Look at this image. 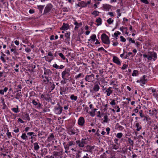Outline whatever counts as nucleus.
Here are the masks:
<instances>
[{"instance_id": "f257e3e1", "label": "nucleus", "mask_w": 158, "mask_h": 158, "mask_svg": "<svg viewBox=\"0 0 158 158\" xmlns=\"http://www.w3.org/2000/svg\"><path fill=\"white\" fill-rule=\"evenodd\" d=\"M144 58H147L149 60H152L154 61L157 59V55L156 53L154 52H149L148 54H144L143 55Z\"/></svg>"}, {"instance_id": "f03ea898", "label": "nucleus", "mask_w": 158, "mask_h": 158, "mask_svg": "<svg viewBox=\"0 0 158 158\" xmlns=\"http://www.w3.org/2000/svg\"><path fill=\"white\" fill-rule=\"evenodd\" d=\"M67 131L68 133L70 135H77L78 130L75 127H69L67 128Z\"/></svg>"}, {"instance_id": "7ed1b4c3", "label": "nucleus", "mask_w": 158, "mask_h": 158, "mask_svg": "<svg viewBox=\"0 0 158 158\" xmlns=\"http://www.w3.org/2000/svg\"><path fill=\"white\" fill-rule=\"evenodd\" d=\"M70 69L69 68H66L61 73L62 77L64 80H67V77H68L70 75Z\"/></svg>"}, {"instance_id": "20e7f679", "label": "nucleus", "mask_w": 158, "mask_h": 158, "mask_svg": "<svg viewBox=\"0 0 158 158\" xmlns=\"http://www.w3.org/2000/svg\"><path fill=\"white\" fill-rule=\"evenodd\" d=\"M102 42L105 44H109L110 43L109 38L108 36L105 34L103 33L101 36Z\"/></svg>"}, {"instance_id": "39448f33", "label": "nucleus", "mask_w": 158, "mask_h": 158, "mask_svg": "<svg viewBox=\"0 0 158 158\" xmlns=\"http://www.w3.org/2000/svg\"><path fill=\"white\" fill-rule=\"evenodd\" d=\"M57 106L54 107V111L57 114H60L63 110V107L61 106L59 103H57Z\"/></svg>"}, {"instance_id": "423d86ee", "label": "nucleus", "mask_w": 158, "mask_h": 158, "mask_svg": "<svg viewBox=\"0 0 158 158\" xmlns=\"http://www.w3.org/2000/svg\"><path fill=\"white\" fill-rule=\"evenodd\" d=\"M76 143L78 145L79 147H83L84 145L87 143L86 139H82L81 140H77L76 141Z\"/></svg>"}, {"instance_id": "0eeeda50", "label": "nucleus", "mask_w": 158, "mask_h": 158, "mask_svg": "<svg viewBox=\"0 0 158 158\" xmlns=\"http://www.w3.org/2000/svg\"><path fill=\"white\" fill-rule=\"evenodd\" d=\"M33 104L35 106V107L37 109H40L41 108L43 105L40 103L39 102L38 99H33L32 101Z\"/></svg>"}, {"instance_id": "6e6552de", "label": "nucleus", "mask_w": 158, "mask_h": 158, "mask_svg": "<svg viewBox=\"0 0 158 158\" xmlns=\"http://www.w3.org/2000/svg\"><path fill=\"white\" fill-rule=\"evenodd\" d=\"M52 7L53 6L52 4L49 3L47 4L44 10V14H46L49 12L52 9Z\"/></svg>"}, {"instance_id": "1a4fd4ad", "label": "nucleus", "mask_w": 158, "mask_h": 158, "mask_svg": "<svg viewBox=\"0 0 158 158\" xmlns=\"http://www.w3.org/2000/svg\"><path fill=\"white\" fill-rule=\"evenodd\" d=\"M94 74H91L89 75H87L85 78V80L86 81L91 82L94 80Z\"/></svg>"}, {"instance_id": "9d476101", "label": "nucleus", "mask_w": 158, "mask_h": 158, "mask_svg": "<svg viewBox=\"0 0 158 158\" xmlns=\"http://www.w3.org/2000/svg\"><path fill=\"white\" fill-rule=\"evenodd\" d=\"M113 62L118 65H121V62L120 59L117 56H113Z\"/></svg>"}, {"instance_id": "9b49d317", "label": "nucleus", "mask_w": 158, "mask_h": 158, "mask_svg": "<svg viewBox=\"0 0 158 158\" xmlns=\"http://www.w3.org/2000/svg\"><path fill=\"white\" fill-rule=\"evenodd\" d=\"M95 146H91L89 145H87L84 147L85 151L86 152H92V150L94 148Z\"/></svg>"}, {"instance_id": "f8f14e48", "label": "nucleus", "mask_w": 158, "mask_h": 158, "mask_svg": "<svg viewBox=\"0 0 158 158\" xmlns=\"http://www.w3.org/2000/svg\"><path fill=\"white\" fill-rule=\"evenodd\" d=\"M85 122V119L83 117H81L79 118L78 121V124L79 126H83Z\"/></svg>"}, {"instance_id": "ddd939ff", "label": "nucleus", "mask_w": 158, "mask_h": 158, "mask_svg": "<svg viewBox=\"0 0 158 158\" xmlns=\"http://www.w3.org/2000/svg\"><path fill=\"white\" fill-rule=\"evenodd\" d=\"M69 25L68 24L64 23L60 29L61 30H66L69 29Z\"/></svg>"}, {"instance_id": "4468645a", "label": "nucleus", "mask_w": 158, "mask_h": 158, "mask_svg": "<svg viewBox=\"0 0 158 158\" xmlns=\"http://www.w3.org/2000/svg\"><path fill=\"white\" fill-rule=\"evenodd\" d=\"M52 74V72L49 69H44V74L46 75L51 76Z\"/></svg>"}, {"instance_id": "2eb2a0df", "label": "nucleus", "mask_w": 158, "mask_h": 158, "mask_svg": "<svg viewBox=\"0 0 158 158\" xmlns=\"http://www.w3.org/2000/svg\"><path fill=\"white\" fill-rule=\"evenodd\" d=\"M112 88L111 87H109L106 89L104 93H106V95L107 96H110V94L112 93L113 90H112Z\"/></svg>"}, {"instance_id": "dca6fc26", "label": "nucleus", "mask_w": 158, "mask_h": 158, "mask_svg": "<svg viewBox=\"0 0 158 158\" xmlns=\"http://www.w3.org/2000/svg\"><path fill=\"white\" fill-rule=\"evenodd\" d=\"M22 118L25 120H27L29 121L30 120L29 115L27 113H24L22 114Z\"/></svg>"}, {"instance_id": "f3484780", "label": "nucleus", "mask_w": 158, "mask_h": 158, "mask_svg": "<svg viewBox=\"0 0 158 158\" xmlns=\"http://www.w3.org/2000/svg\"><path fill=\"white\" fill-rule=\"evenodd\" d=\"M49 89H50L51 91H52L55 88V85L53 82H50L49 83Z\"/></svg>"}, {"instance_id": "a211bd4d", "label": "nucleus", "mask_w": 158, "mask_h": 158, "mask_svg": "<svg viewBox=\"0 0 158 158\" xmlns=\"http://www.w3.org/2000/svg\"><path fill=\"white\" fill-rule=\"evenodd\" d=\"M146 76L145 75H143L140 78V81L141 83L145 84L147 82V80L145 79Z\"/></svg>"}, {"instance_id": "6ab92c4d", "label": "nucleus", "mask_w": 158, "mask_h": 158, "mask_svg": "<svg viewBox=\"0 0 158 158\" xmlns=\"http://www.w3.org/2000/svg\"><path fill=\"white\" fill-rule=\"evenodd\" d=\"M100 89V87L98 84L95 85L93 87V90L95 92L98 91Z\"/></svg>"}, {"instance_id": "aec40b11", "label": "nucleus", "mask_w": 158, "mask_h": 158, "mask_svg": "<svg viewBox=\"0 0 158 158\" xmlns=\"http://www.w3.org/2000/svg\"><path fill=\"white\" fill-rule=\"evenodd\" d=\"M102 7L106 10L109 11L111 8V6L107 4H104L103 5Z\"/></svg>"}, {"instance_id": "412c9836", "label": "nucleus", "mask_w": 158, "mask_h": 158, "mask_svg": "<svg viewBox=\"0 0 158 158\" xmlns=\"http://www.w3.org/2000/svg\"><path fill=\"white\" fill-rule=\"evenodd\" d=\"M34 149L35 151H38L40 149V146L38 144V143L35 142L33 143Z\"/></svg>"}, {"instance_id": "4be33fe9", "label": "nucleus", "mask_w": 158, "mask_h": 158, "mask_svg": "<svg viewBox=\"0 0 158 158\" xmlns=\"http://www.w3.org/2000/svg\"><path fill=\"white\" fill-rule=\"evenodd\" d=\"M70 32H69L65 33V37L66 38V40L67 41H69L70 40Z\"/></svg>"}, {"instance_id": "5701e85b", "label": "nucleus", "mask_w": 158, "mask_h": 158, "mask_svg": "<svg viewBox=\"0 0 158 158\" xmlns=\"http://www.w3.org/2000/svg\"><path fill=\"white\" fill-rule=\"evenodd\" d=\"M4 129L5 131H7L6 135H7L8 138L9 139L11 138L12 137V136L11 135V132H9V130H8V129H7V130H6V129H5V128H4Z\"/></svg>"}, {"instance_id": "b1692460", "label": "nucleus", "mask_w": 158, "mask_h": 158, "mask_svg": "<svg viewBox=\"0 0 158 158\" xmlns=\"http://www.w3.org/2000/svg\"><path fill=\"white\" fill-rule=\"evenodd\" d=\"M54 139V136L53 134H51L48 137V140L51 141Z\"/></svg>"}, {"instance_id": "393cba45", "label": "nucleus", "mask_w": 158, "mask_h": 158, "mask_svg": "<svg viewBox=\"0 0 158 158\" xmlns=\"http://www.w3.org/2000/svg\"><path fill=\"white\" fill-rule=\"evenodd\" d=\"M96 22L97 23L96 25L97 26H99L101 25L102 23V20L100 18H98L96 20Z\"/></svg>"}, {"instance_id": "a878e982", "label": "nucleus", "mask_w": 158, "mask_h": 158, "mask_svg": "<svg viewBox=\"0 0 158 158\" xmlns=\"http://www.w3.org/2000/svg\"><path fill=\"white\" fill-rule=\"evenodd\" d=\"M60 94L61 95L63 94V92H65L66 90V89L64 87H60Z\"/></svg>"}, {"instance_id": "bb28decb", "label": "nucleus", "mask_w": 158, "mask_h": 158, "mask_svg": "<svg viewBox=\"0 0 158 158\" xmlns=\"http://www.w3.org/2000/svg\"><path fill=\"white\" fill-rule=\"evenodd\" d=\"M90 39H89L88 40L89 41H90L91 40H92L93 42H94L96 40V35L94 34L92 35L90 37Z\"/></svg>"}, {"instance_id": "cd10ccee", "label": "nucleus", "mask_w": 158, "mask_h": 158, "mask_svg": "<svg viewBox=\"0 0 158 158\" xmlns=\"http://www.w3.org/2000/svg\"><path fill=\"white\" fill-rule=\"evenodd\" d=\"M135 127L137 128L136 130L137 131H139L142 129L141 125L139 124V123H135Z\"/></svg>"}, {"instance_id": "c85d7f7f", "label": "nucleus", "mask_w": 158, "mask_h": 158, "mask_svg": "<svg viewBox=\"0 0 158 158\" xmlns=\"http://www.w3.org/2000/svg\"><path fill=\"white\" fill-rule=\"evenodd\" d=\"M69 146L70 148L72 147L74 148V146L75 144V143L73 141H71L68 142Z\"/></svg>"}, {"instance_id": "c756f323", "label": "nucleus", "mask_w": 158, "mask_h": 158, "mask_svg": "<svg viewBox=\"0 0 158 158\" xmlns=\"http://www.w3.org/2000/svg\"><path fill=\"white\" fill-rule=\"evenodd\" d=\"M44 57L47 61L50 62L53 59V58L48 57V56H44Z\"/></svg>"}, {"instance_id": "7c9ffc66", "label": "nucleus", "mask_w": 158, "mask_h": 158, "mask_svg": "<svg viewBox=\"0 0 158 158\" xmlns=\"http://www.w3.org/2000/svg\"><path fill=\"white\" fill-rule=\"evenodd\" d=\"M21 137L24 140H26L27 139V137L25 133H23L21 136Z\"/></svg>"}, {"instance_id": "2f4dec72", "label": "nucleus", "mask_w": 158, "mask_h": 158, "mask_svg": "<svg viewBox=\"0 0 158 158\" xmlns=\"http://www.w3.org/2000/svg\"><path fill=\"white\" fill-rule=\"evenodd\" d=\"M80 4L81 5V6L82 7H85L87 6V4L85 3L84 1H82L81 2Z\"/></svg>"}, {"instance_id": "473e14b6", "label": "nucleus", "mask_w": 158, "mask_h": 158, "mask_svg": "<svg viewBox=\"0 0 158 158\" xmlns=\"http://www.w3.org/2000/svg\"><path fill=\"white\" fill-rule=\"evenodd\" d=\"M70 98L71 100H74L75 101L77 100V97L74 94H72L70 96Z\"/></svg>"}, {"instance_id": "72a5a7b5", "label": "nucleus", "mask_w": 158, "mask_h": 158, "mask_svg": "<svg viewBox=\"0 0 158 158\" xmlns=\"http://www.w3.org/2000/svg\"><path fill=\"white\" fill-rule=\"evenodd\" d=\"M84 77V75L83 73H80L78 75H76L75 77V78L76 79H77L79 77Z\"/></svg>"}, {"instance_id": "f704fd0d", "label": "nucleus", "mask_w": 158, "mask_h": 158, "mask_svg": "<svg viewBox=\"0 0 158 158\" xmlns=\"http://www.w3.org/2000/svg\"><path fill=\"white\" fill-rule=\"evenodd\" d=\"M104 120L103 121L104 123H107L108 121L110 120L107 115L104 116Z\"/></svg>"}, {"instance_id": "c9c22d12", "label": "nucleus", "mask_w": 158, "mask_h": 158, "mask_svg": "<svg viewBox=\"0 0 158 158\" xmlns=\"http://www.w3.org/2000/svg\"><path fill=\"white\" fill-rule=\"evenodd\" d=\"M64 145L65 150H69L70 148L69 143L68 144H65L64 143Z\"/></svg>"}, {"instance_id": "e433bc0d", "label": "nucleus", "mask_w": 158, "mask_h": 158, "mask_svg": "<svg viewBox=\"0 0 158 158\" xmlns=\"http://www.w3.org/2000/svg\"><path fill=\"white\" fill-rule=\"evenodd\" d=\"M99 13V12L98 11L94 10L92 13V14L94 15L95 17H96L98 15Z\"/></svg>"}, {"instance_id": "4c0bfd02", "label": "nucleus", "mask_w": 158, "mask_h": 158, "mask_svg": "<svg viewBox=\"0 0 158 158\" xmlns=\"http://www.w3.org/2000/svg\"><path fill=\"white\" fill-rule=\"evenodd\" d=\"M44 6H42V5H40V6H38L37 7L38 9H39V10L41 12V13H42V10L44 8Z\"/></svg>"}, {"instance_id": "58836bf2", "label": "nucleus", "mask_w": 158, "mask_h": 158, "mask_svg": "<svg viewBox=\"0 0 158 158\" xmlns=\"http://www.w3.org/2000/svg\"><path fill=\"white\" fill-rule=\"evenodd\" d=\"M128 141L129 143L130 144V145L132 146L133 147L134 144V141L133 140H131L130 138H128Z\"/></svg>"}, {"instance_id": "ea45409f", "label": "nucleus", "mask_w": 158, "mask_h": 158, "mask_svg": "<svg viewBox=\"0 0 158 158\" xmlns=\"http://www.w3.org/2000/svg\"><path fill=\"white\" fill-rule=\"evenodd\" d=\"M58 55L63 60H65V58L64 55L62 53H59Z\"/></svg>"}, {"instance_id": "a19ab883", "label": "nucleus", "mask_w": 158, "mask_h": 158, "mask_svg": "<svg viewBox=\"0 0 158 158\" xmlns=\"http://www.w3.org/2000/svg\"><path fill=\"white\" fill-rule=\"evenodd\" d=\"M5 73L4 71L0 72V78L2 77H6Z\"/></svg>"}, {"instance_id": "79ce46f5", "label": "nucleus", "mask_w": 158, "mask_h": 158, "mask_svg": "<svg viewBox=\"0 0 158 158\" xmlns=\"http://www.w3.org/2000/svg\"><path fill=\"white\" fill-rule=\"evenodd\" d=\"M120 10L119 9H118L116 10V12L118 14V16L117 17V18H118L121 15V14L120 13Z\"/></svg>"}, {"instance_id": "37998d69", "label": "nucleus", "mask_w": 158, "mask_h": 158, "mask_svg": "<svg viewBox=\"0 0 158 158\" xmlns=\"http://www.w3.org/2000/svg\"><path fill=\"white\" fill-rule=\"evenodd\" d=\"M12 111L15 113H17L19 112V108L18 106H17V108H14L12 109Z\"/></svg>"}, {"instance_id": "c03bdc74", "label": "nucleus", "mask_w": 158, "mask_h": 158, "mask_svg": "<svg viewBox=\"0 0 158 158\" xmlns=\"http://www.w3.org/2000/svg\"><path fill=\"white\" fill-rule=\"evenodd\" d=\"M138 73V71L137 70H134L133 71V72L132 73V75L134 76H137V74Z\"/></svg>"}, {"instance_id": "a18cd8bd", "label": "nucleus", "mask_w": 158, "mask_h": 158, "mask_svg": "<svg viewBox=\"0 0 158 158\" xmlns=\"http://www.w3.org/2000/svg\"><path fill=\"white\" fill-rule=\"evenodd\" d=\"M112 148H113L114 149L117 150V149H118L119 148V146H118V144L116 145V144H112Z\"/></svg>"}, {"instance_id": "49530a36", "label": "nucleus", "mask_w": 158, "mask_h": 158, "mask_svg": "<svg viewBox=\"0 0 158 158\" xmlns=\"http://www.w3.org/2000/svg\"><path fill=\"white\" fill-rule=\"evenodd\" d=\"M152 115L154 114L156 115L157 114V110L155 108L153 109L152 111Z\"/></svg>"}, {"instance_id": "de8ad7c7", "label": "nucleus", "mask_w": 158, "mask_h": 158, "mask_svg": "<svg viewBox=\"0 0 158 158\" xmlns=\"http://www.w3.org/2000/svg\"><path fill=\"white\" fill-rule=\"evenodd\" d=\"M113 21L114 20L112 19L111 18H109L107 21V23L109 24H111L112 23H113Z\"/></svg>"}, {"instance_id": "09e8293b", "label": "nucleus", "mask_w": 158, "mask_h": 158, "mask_svg": "<svg viewBox=\"0 0 158 158\" xmlns=\"http://www.w3.org/2000/svg\"><path fill=\"white\" fill-rule=\"evenodd\" d=\"M123 135V134L122 133L120 132V133H118L117 134L116 136L118 138L120 139L122 137Z\"/></svg>"}, {"instance_id": "8fccbe9b", "label": "nucleus", "mask_w": 158, "mask_h": 158, "mask_svg": "<svg viewBox=\"0 0 158 158\" xmlns=\"http://www.w3.org/2000/svg\"><path fill=\"white\" fill-rule=\"evenodd\" d=\"M53 156H59V152H58L54 151L53 153Z\"/></svg>"}, {"instance_id": "3c124183", "label": "nucleus", "mask_w": 158, "mask_h": 158, "mask_svg": "<svg viewBox=\"0 0 158 158\" xmlns=\"http://www.w3.org/2000/svg\"><path fill=\"white\" fill-rule=\"evenodd\" d=\"M120 41L122 42H126V40L125 38L123 37L122 36H120Z\"/></svg>"}, {"instance_id": "603ef678", "label": "nucleus", "mask_w": 158, "mask_h": 158, "mask_svg": "<svg viewBox=\"0 0 158 158\" xmlns=\"http://www.w3.org/2000/svg\"><path fill=\"white\" fill-rule=\"evenodd\" d=\"M128 65H127L126 64H124L123 65V66L121 68V69L122 70H124L127 68Z\"/></svg>"}, {"instance_id": "864d4df0", "label": "nucleus", "mask_w": 158, "mask_h": 158, "mask_svg": "<svg viewBox=\"0 0 158 158\" xmlns=\"http://www.w3.org/2000/svg\"><path fill=\"white\" fill-rule=\"evenodd\" d=\"M114 108L115 109H117V110H116L117 112H120V108L119 107V106H116L114 107Z\"/></svg>"}, {"instance_id": "5fc2aeb1", "label": "nucleus", "mask_w": 158, "mask_h": 158, "mask_svg": "<svg viewBox=\"0 0 158 158\" xmlns=\"http://www.w3.org/2000/svg\"><path fill=\"white\" fill-rule=\"evenodd\" d=\"M110 104L112 106L115 105L116 104V103L115 102V100L113 99L112 101L110 102Z\"/></svg>"}, {"instance_id": "6e6d98bb", "label": "nucleus", "mask_w": 158, "mask_h": 158, "mask_svg": "<svg viewBox=\"0 0 158 158\" xmlns=\"http://www.w3.org/2000/svg\"><path fill=\"white\" fill-rule=\"evenodd\" d=\"M141 2L145 4H148L149 3V2L148 0H140Z\"/></svg>"}, {"instance_id": "4d7b16f0", "label": "nucleus", "mask_w": 158, "mask_h": 158, "mask_svg": "<svg viewBox=\"0 0 158 158\" xmlns=\"http://www.w3.org/2000/svg\"><path fill=\"white\" fill-rule=\"evenodd\" d=\"M127 39H129V41H131L132 43H135V41L134 40H133L132 38H129L128 37L127 38Z\"/></svg>"}, {"instance_id": "13d9d810", "label": "nucleus", "mask_w": 158, "mask_h": 158, "mask_svg": "<svg viewBox=\"0 0 158 158\" xmlns=\"http://www.w3.org/2000/svg\"><path fill=\"white\" fill-rule=\"evenodd\" d=\"M110 128L108 127L106 128V131L107 132V135H108L110 133Z\"/></svg>"}, {"instance_id": "bf43d9fd", "label": "nucleus", "mask_w": 158, "mask_h": 158, "mask_svg": "<svg viewBox=\"0 0 158 158\" xmlns=\"http://www.w3.org/2000/svg\"><path fill=\"white\" fill-rule=\"evenodd\" d=\"M100 50H103V51H105L106 52H107V51H106V50H105V49H104V48L103 47H101V48H98V51H99Z\"/></svg>"}, {"instance_id": "052dcab7", "label": "nucleus", "mask_w": 158, "mask_h": 158, "mask_svg": "<svg viewBox=\"0 0 158 158\" xmlns=\"http://www.w3.org/2000/svg\"><path fill=\"white\" fill-rule=\"evenodd\" d=\"M34 133L33 132H28L27 133V135H29L30 136H32V135H33V136H36V135H34Z\"/></svg>"}, {"instance_id": "680f3d73", "label": "nucleus", "mask_w": 158, "mask_h": 158, "mask_svg": "<svg viewBox=\"0 0 158 158\" xmlns=\"http://www.w3.org/2000/svg\"><path fill=\"white\" fill-rule=\"evenodd\" d=\"M53 67L55 68L56 69H58L59 68V66L56 64H55L53 65Z\"/></svg>"}, {"instance_id": "e2e57ef3", "label": "nucleus", "mask_w": 158, "mask_h": 158, "mask_svg": "<svg viewBox=\"0 0 158 158\" xmlns=\"http://www.w3.org/2000/svg\"><path fill=\"white\" fill-rule=\"evenodd\" d=\"M89 113L92 117H94L95 115V113L93 111L89 112Z\"/></svg>"}, {"instance_id": "0e129e2a", "label": "nucleus", "mask_w": 158, "mask_h": 158, "mask_svg": "<svg viewBox=\"0 0 158 158\" xmlns=\"http://www.w3.org/2000/svg\"><path fill=\"white\" fill-rule=\"evenodd\" d=\"M25 51L27 53L31 51V49L30 48H25Z\"/></svg>"}, {"instance_id": "69168bd1", "label": "nucleus", "mask_w": 158, "mask_h": 158, "mask_svg": "<svg viewBox=\"0 0 158 158\" xmlns=\"http://www.w3.org/2000/svg\"><path fill=\"white\" fill-rule=\"evenodd\" d=\"M48 56L52 57L53 56V55L51 51H49L48 52Z\"/></svg>"}, {"instance_id": "338daca9", "label": "nucleus", "mask_w": 158, "mask_h": 158, "mask_svg": "<svg viewBox=\"0 0 158 158\" xmlns=\"http://www.w3.org/2000/svg\"><path fill=\"white\" fill-rule=\"evenodd\" d=\"M82 158H90L89 155L86 153L82 157Z\"/></svg>"}, {"instance_id": "774afa93", "label": "nucleus", "mask_w": 158, "mask_h": 158, "mask_svg": "<svg viewBox=\"0 0 158 158\" xmlns=\"http://www.w3.org/2000/svg\"><path fill=\"white\" fill-rule=\"evenodd\" d=\"M100 157L101 158H106V156L105 153H104L102 155H101Z\"/></svg>"}]
</instances>
